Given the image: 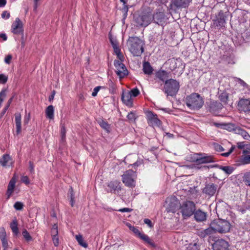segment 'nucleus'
<instances>
[{
    "label": "nucleus",
    "instance_id": "nucleus-1",
    "mask_svg": "<svg viewBox=\"0 0 250 250\" xmlns=\"http://www.w3.org/2000/svg\"><path fill=\"white\" fill-rule=\"evenodd\" d=\"M129 51L134 56H140L144 52V41L137 37H129L128 39Z\"/></svg>",
    "mask_w": 250,
    "mask_h": 250
},
{
    "label": "nucleus",
    "instance_id": "nucleus-2",
    "mask_svg": "<svg viewBox=\"0 0 250 250\" xmlns=\"http://www.w3.org/2000/svg\"><path fill=\"white\" fill-rule=\"evenodd\" d=\"M186 103L190 109L198 110L203 106L204 101L200 94L193 93L186 97Z\"/></svg>",
    "mask_w": 250,
    "mask_h": 250
},
{
    "label": "nucleus",
    "instance_id": "nucleus-3",
    "mask_svg": "<svg viewBox=\"0 0 250 250\" xmlns=\"http://www.w3.org/2000/svg\"><path fill=\"white\" fill-rule=\"evenodd\" d=\"M133 20L137 26L146 27L152 21V15L150 12L135 13L133 15Z\"/></svg>",
    "mask_w": 250,
    "mask_h": 250
},
{
    "label": "nucleus",
    "instance_id": "nucleus-4",
    "mask_svg": "<svg viewBox=\"0 0 250 250\" xmlns=\"http://www.w3.org/2000/svg\"><path fill=\"white\" fill-rule=\"evenodd\" d=\"M180 88L179 83L176 80L170 79L165 81L163 91L167 96H175Z\"/></svg>",
    "mask_w": 250,
    "mask_h": 250
},
{
    "label": "nucleus",
    "instance_id": "nucleus-5",
    "mask_svg": "<svg viewBox=\"0 0 250 250\" xmlns=\"http://www.w3.org/2000/svg\"><path fill=\"white\" fill-rule=\"evenodd\" d=\"M179 209L184 219H187L194 214L196 209V205L191 201L187 200L182 203Z\"/></svg>",
    "mask_w": 250,
    "mask_h": 250
},
{
    "label": "nucleus",
    "instance_id": "nucleus-6",
    "mask_svg": "<svg viewBox=\"0 0 250 250\" xmlns=\"http://www.w3.org/2000/svg\"><path fill=\"white\" fill-rule=\"evenodd\" d=\"M211 226L213 228L215 233L217 232L220 233H225L229 231L231 225L226 220L218 219L212 221Z\"/></svg>",
    "mask_w": 250,
    "mask_h": 250
},
{
    "label": "nucleus",
    "instance_id": "nucleus-7",
    "mask_svg": "<svg viewBox=\"0 0 250 250\" xmlns=\"http://www.w3.org/2000/svg\"><path fill=\"white\" fill-rule=\"evenodd\" d=\"M136 173L131 169L126 170L122 175V180L125 185L128 188H133L135 187Z\"/></svg>",
    "mask_w": 250,
    "mask_h": 250
},
{
    "label": "nucleus",
    "instance_id": "nucleus-8",
    "mask_svg": "<svg viewBox=\"0 0 250 250\" xmlns=\"http://www.w3.org/2000/svg\"><path fill=\"white\" fill-rule=\"evenodd\" d=\"M126 225L129 229L132 231L137 237L143 240L145 243L148 244L153 248L156 247L154 242L148 235L141 232L136 227L132 226L129 223H127Z\"/></svg>",
    "mask_w": 250,
    "mask_h": 250
},
{
    "label": "nucleus",
    "instance_id": "nucleus-9",
    "mask_svg": "<svg viewBox=\"0 0 250 250\" xmlns=\"http://www.w3.org/2000/svg\"><path fill=\"white\" fill-rule=\"evenodd\" d=\"M123 190L121 183L117 180H112L107 183L105 191L108 193L121 195Z\"/></svg>",
    "mask_w": 250,
    "mask_h": 250
},
{
    "label": "nucleus",
    "instance_id": "nucleus-10",
    "mask_svg": "<svg viewBox=\"0 0 250 250\" xmlns=\"http://www.w3.org/2000/svg\"><path fill=\"white\" fill-rule=\"evenodd\" d=\"M11 31L14 34L21 36V44H23L24 42L23 25L22 21L19 18H16L15 21L12 24Z\"/></svg>",
    "mask_w": 250,
    "mask_h": 250
},
{
    "label": "nucleus",
    "instance_id": "nucleus-11",
    "mask_svg": "<svg viewBox=\"0 0 250 250\" xmlns=\"http://www.w3.org/2000/svg\"><path fill=\"white\" fill-rule=\"evenodd\" d=\"M146 116L147 123L150 126L160 127L162 125L161 121L158 118L157 115L153 111H147L146 112Z\"/></svg>",
    "mask_w": 250,
    "mask_h": 250
},
{
    "label": "nucleus",
    "instance_id": "nucleus-12",
    "mask_svg": "<svg viewBox=\"0 0 250 250\" xmlns=\"http://www.w3.org/2000/svg\"><path fill=\"white\" fill-rule=\"evenodd\" d=\"M198 156L199 157L196 158V159L194 161L196 164L197 165V168L199 169L198 167H200L199 165L203 164H206L208 163H211L214 162L213 158L211 155H208L206 153H199L197 154ZM202 166H201V167ZM202 170H203L202 168H200Z\"/></svg>",
    "mask_w": 250,
    "mask_h": 250
},
{
    "label": "nucleus",
    "instance_id": "nucleus-13",
    "mask_svg": "<svg viewBox=\"0 0 250 250\" xmlns=\"http://www.w3.org/2000/svg\"><path fill=\"white\" fill-rule=\"evenodd\" d=\"M166 203L167 204V210L168 212L174 213L179 208V201L175 197L167 198Z\"/></svg>",
    "mask_w": 250,
    "mask_h": 250
},
{
    "label": "nucleus",
    "instance_id": "nucleus-14",
    "mask_svg": "<svg viewBox=\"0 0 250 250\" xmlns=\"http://www.w3.org/2000/svg\"><path fill=\"white\" fill-rule=\"evenodd\" d=\"M114 65L117 69L116 73L120 78H123L128 75V71L125 66L119 60H114Z\"/></svg>",
    "mask_w": 250,
    "mask_h": 250
},
{
    "label": "nucleus",
    "instance_id": "nucleus-15",
    "mask_svg": "<svg viewBox=\"0 0 250 250\" xmlns=\"http://www.w3.org/2000/svg\"><path fill=\"white\" fill-rule=\"evenodd\" d=\"M192 0H172L170 5L171 10L175 11L177 9L188 7Z\"/></svg>",
    "mask_w": 250,
    "mask_h": 250
},
{
    "label": "nucleus",
    "instance_id": "nucleus-16",
    "mask_svg": "<svg viewBox=\"0 0 250 250\" xmlns=\"http://www.w3.org/2000/svg\"><path fill=\"white\" fill-rule=\"evenodd\" d=\"M152 21L159 25H163L167 21L164 10L158 9L152 16Z\"/></svg>",
    "mask_w": 250,
    "mask_h": 250
},
{
    "label": "nucleus",
    "instance_id": "nucleus-17",
    "mask_svg": "<svg viewBox=\"0 0 250 250\" xmlns=\"http://www.w3.org/2000/svg\"><path fill=\"white\" fill-rule=\"evenodd\" d=\"M213 167H218L220 169L224 171L228 175L231 174L234 170V168L230 166H219L218 165H209V166H204L200 167H198V168H202L205 169V170H208L210 168Z\"/></svg>",
    "mask_w": 250,
    "mask_h": 250
},
{
    "label": "nucleus",
    "instance_id": "nucleus-18",
    "mask_svg": "<svg viewBox=\"0 0 250 250\" xmlns=\"http://www.w3.org/2000/svg\"><path fill=\"white\" fill-rule=\"evenodd\" d=\"M223 108V104L219 102L212 101H210L208 106V111L214 114H217Z\"/></svg>",
    "mask_w": 250,
    "mask_h": 250
},
{
    "label": "nucleus",
    "instance_id": "nucleus-19",
    "mask_svg": "<svg viewBox=\"0 0 250 250\" xmlns=\"http://www.w3.org/2000/svg\"><path fill=\"white\" fill-rule=\"evenodd\" d=\"M229 242L224 239H218L212 245L213 250H229Z\"/></svg>",
    "mask_w": 250,
    "mask_h": 250
},
{
    "label": "nucleus",
    "instance_id": "nucleus-20",
    "mask_svg": "<svg viewBox=\"0 0 250 250\" xmlns=\"http://www.w3.org/2000/svg\"><path fill=\"white\" fill-rule=\"evenodd\" d=\"M218 188V185L213 183H209L205 185L203 189V192L209 196H213Z\"/></svg>",
    "mask_w": 250,
    "mask_h": 250
},
{
    "label": "nucleus",
    "instance_id": "nucleus-21",
    "mask_svg": "<svg viewBox=\"0 0 250 250\" xmlns=\"http://www.w3.org/2000/svg\"><path fill=\"white\" fill-rule=\"evenodd\" d=\"M228 15L229 13L228 12H224L221 10L216 16V20L215 21L216 25L220 27L224 26L226 23V18Z\"/></svg>",
    "mask_w": 250,
    "mask_h": 250
},
{
    "label": "nucleus",
    "instance_id": "nucleus-22",
    "mask_svg": "<svg viewBox=\"0 0 250 250\" xmlns=\"http://www.w3.org/2000/svg\"><path fill=\"white\" fill-rule=\"evenodd\" d=\"M193 215L194 219L198 222H202L206 221L208 216L207 212L203 211L200 209H195Z\"/></svg>",
    "mask_w": 250,
    "mask_h": 250
},
{
    "label": "nucleus",
    "instance_id": "nucleus-23",
    "mask_svg": "<svg viewBox=\"0 0 250 250\" xmlns=\"http://www.w3.org/2000/svg\"><path fill=\"white\" fill-rule=\"evenodd\" d=\"M238 106L239 109L242 111H250V100L249 99H241L238 103Z\"/></svg>",
    "mask_w": 250,
    "mask_h": 250
},
{
    "label": "nucleus",
    "instance_id": "nucleus-24",
    "mask_svg": "<svg viewBox=\"0 0 250 250\" xmlns=\"http://www.w3.org/2000/svg\"><path fill=\"white\" fill-rule=\"evenodd\" d=\"M229 94L227 92L226 90H219L218 92V99L220 101V103H222L223 104V105L229 104ZM230 104H232V103H231Z\"/></svg>",
    "mask_w": 250,
    "mask_h": 250
},
{
    "label": "nucleus",
    "instance_id": "nucleus-25",
    "mask_svg": "<svg viewBox=\"0 0 250 250\" xmlns=\"http://www.w3.org/2000/svg\"><path fill=\"white\" fill-rule=\"evenodd\" d=\"M121 99L123 103L126 106L129 107H133V99L132 96L130 95V94H129L128 92H125L123 91L122 94Z\"/></svg>",
    "mask_w": 250,
    "mask_h": 250
},
{
    "label": "nucleus",
    "instance_id": "nucleus-26",
    "mask_svg": "<svg viewBox=\"0 0 250 250\" xmlns=\"http://www.w3.org/2000/svg\"><path fill=\"white\" fill-rule=\"evenodd\" d=\"M121 2L123 3V7L121 8V10L123 13L122 22L125 24V20L128 15V11L129 8V6L127 4V0H120Z\"/></svg>",
    "mask_w": 250,
    "mask_h": 250
},
{
    "label": "nucleus",
    "instance_id": "nucleus-27",
    "mask_svg": "<svg viewBox=\"0 0 250 250\" xmlns=\"http://www.w3.org/2000/svg\"><path fill=\"white\" fill-rule=\"evenodd\" d=\"M15 125L16 128V134L17 135L19 134L21 132V115L19 113H16L15 114Z\"/></svg>",
    "mask_w": 250,
    "mask_h": 250
},
{
    "label": "nucleus",
    "instance_id": "nucleus-28",
    "mask_svg": "<svg viewBox=\"0 0 250 250\" xmlns=\"http://www.w3.org/2000/svg\"><path fill=\"white\" fill-rule=\"evenodd\" d=\"M215 233V231L213 229V228L212 226H211V224H210L209 227L208 228L200 230L198 232V235L202 238H205L207 236H209L211 234H212Z\"/></svg>",
    "mask_w": 250,
    "mask_h": 250
},
{
    "label": "nucleus",
    "instance_id": "nucleus-29",
    "mask_svg": "<svg viewBox=\"0 0 250 250\" xmlns=\"http://www.w3.org/2000/svg\"><path fill=\"white\" fill-rule=\"evenodd\" d=\"M15 184H16V181L15 179L14 178H12L8 185L7 189L6 191V195L7 196L8 198L10 197V196L12 194L14 188L15 187Z\"/></svg>",
    "mask_w": 250,
    "mask_h": 250
},
{
    "label": "nucleus",
    "instance_id": "nucleus-30",
    "mask_svg": "<svg viewBox=\"0 0 250 250\" xmlns=\"http://www.w3.org/2000/svg\"><path fill=\"white\" fill-rule=\"evenodd\" d=\"M155 77L162 82H165L166 79L168 77V73L165 70H160L156 72Z\"/></svg>",
    "mask_w": 250,
    "mask_h": 250
},
{
    "label": "nucleus",
    "instance_id": "nucleus-31",
    "mask_svg": "<svg viewBox=\"0 0 250 250\" xmlns=\"http://www.w3.org/2000/svg\"><path fill=\"white\" fill-rule=\"evenodd\" d=\"M143 70L145 74L150 75L152 74L153 69L149 62H145L143 63Z\"/></svg>",
    "mask_w": 250,
    "mask_h": 250
},
{
    "label": "nucleus",
    "instance_id": "nucleus-32",
    "mask_svg": "<svg viewBox=\"0 0 250 250\" xmlns=\"http://www.w3.org/2000/svg\"><path fill=\"white\" fill-rule=\"evenodd\" d=\"M54 109L53 105H50L48 106H47L45 110V115L46 118L49 119H54Z\"/></svg>",
    "mask_w": 250,
    "mask_h": 250
},
{
    "label": "nucleus",
    "instance_id": "nucleus-33",
    "mask_svg": "<svg viewBox=\"0 0 250 250\" xmlns=\"http://www.w3.org/2000/svg\"><path fill=\"white\" fill-rule=\"evenodd\" d=\"M98 123H99V125H100V126L103 129H104V130L106 131L107 132H110V125L108 124V123L106 121H105L104 120H101L98 121Z\"/></svg>",
    "mask_w": 250,
    "mask_h": 250
},
{
    "label": "nucleus",
    "instance_id": "nucleus-34",
    "mask_svg": "<svg viewBox=\"0 0 250 250\" xmlns=\"http://www.w3.org/2000/svg\"><path fill=\"white\" fill-rule=\"evenodd\" d=\"M129 123H135L138 118L135 111H130L126 116Z\"/></svg>",
    "mask_w": 250,
    "mask_h": 250
},
{
    "label": "nucleus",
    "instance_id": "nucleus-35",
    "mask_svg": "<svg viewBox=\"0 0 250 250\" xmlns=\"http://www.w3.org/2000/svg\"><path fill=\"white\" fill-rule=\"evenodd\" d=\"M76 239L78 241L79 244L82 247L86 248L88 247V244L87 243L83 240V236L82 235H77L76 236Z\"/></svg>",
    "mask_w": 250,
    "mask_h": 250
},
{
    "label": "nucleus",
    "instance_id": "nucleus-36",
    "mask_svg": "<svg viewBox=\"0 0 250 250\" xmlns=\"http://www.w3.org/2000/svg\"><path fill=\"white\" fill-rule=\"evenodd\" d=\"M69 194L68 195V198L70 200V203L72 207H74L75 204V197L74 192L73 188L71 187L69 189Z\"/></svg>",
    "mask_w": 250,
    "mask_h": 250
},
{
    "label": "nucleus",
    "instance_id": "nucleus-37",
    "mask_svg": "<svg viewBox=\"0 0 250 250\" xmlns=\"http://www.w3.org/2000/svg\"><path fill=\"white\" fill-rule=\"evenodd\" d=\"M243 181L246 186L250 187V170L244 174Z\"/></svg>",
    "mask_w": 250,
    "mask_h": 250
},
{
    "label": "nucleus",
    "instance_id": "nucleus-38",
    "mask_svg": "<svg viewBox=\"0 0 250 250\" xmlns=\"http://www.w3.org/2000/svg\"><path fill=\"white\" fill-rule=\"evenodd\" d=\"M235 131L237 133L241 134L245 139L247 140L248 139V138L250 137L248 132L241 128H236Z\"/></svg>",
    "mask_w": 250,
    "mask_h": 250
},
{
    "label": "nucleus",
    "instance_id": "nucleus-39",
    "mask_svg": "<svg viewBox=\"0 0 250 250\" xmlns=\"http://www.w3.org/2000/svg\"><path fill=\"white\" fill-rule=\"evenodd\" d=\"M10 228L12 229V232L14 234L17 235L19 233V229L18 228V224L17 221L13 220V222L10 224Z\"/></svg>",
    "mask_w": 250,
    "mask_h": 250
},
{
    "label": "nucleus",
    "instance_id": "nucleus-40",
    "mask_svg": "<svg viewBox=\"0 0 250 250\" xmlns=\"http://www.w3.org/2000/svg\"><path fill=\"white\" fill-rule=\"evenodd\" d=\"M200 245L196 243H191L188 245L187 250H200Z\"/></svg>",
    "mask_w": 250,
    "mask_h": 250
},
{
    "label": "nucleus",
    "instance_id": "nucleus-41",
    "mask_svg": "<svg viewBox=\"0 0 250 250\" xmlns=\"http://www.w3.org/2000/svg\"><path fill=\"white\" fill-rule=\"evenodd\" d=\"M107 84L109 86V92L111 94H114L116 93V86L115 83L111 81V80H109L108 81Z\"/></svg>",
    "mask_w": 250,
    "mask_h": 250
},
{
    "label": "nucleus",
    "instance_id": "nucleus-42",
    "mask_svg": "<svg viewBox=\"0 0 250 250\" xmlns=\"http://www.w3.org/2000/svg\"><path fill=\"white\" fill-rule=\"evenodd\" d=\"M10 160V156L8 154H4L0 160V164L3 167L6 166L7 162Z\"/></svg>",
    "mask_w": 250,
    "mask_h": 250
},
{
    "label": "nucleus",
    "instance_id": "nucleus-43",
    "mask_svg": "<svg viewBox=\"0 0 250 250\" xmlns=\"http://www.w3.org/2000/svg\"><path fill=\"white\" fill-rule=\"evenodd\" d=\"M22 235H23V237L26 240V241H27V242L31 241L33 240L32 237L31 236L29 232L25 229H24L22 231Z\"/></svg>",
    "mask_w": 250,
    "mask_h": 250
},
{
    "label": "nucleus",
    "instance_id": "nucleus-44",
    "mask_svg": "<svg viewBox=\"0 0 250 250\" xmlns=\"http://www.w3.org/2000/svg\"><path fill=\"white\" fill-rule=\"evenodd\" d=\"M51 236H58V225L57 224H54L51 229Z\"/></svg>",
    "mask_w": 250,
    "mask_h": 250
},
{
    "label": "nucleus",
    "instance_id": "nucleus-45",
    "mask_svg": "<svg viewBox=\"0 0 250 250\" xmlns=\"http://www.w3.org/2000/svg\"><path fill=\"white\" fill-rule=\"evenodd\" d=\"M241 162L243 165L250 164V155L243 156L241 158Z\"/></svg>",
    "mask_w": 250,
    "mask_h": 250
},
{
    "label": "nucleus",
    "instance_id": "nucleus-46",
    "mask_svg": "<svg viewBox=\"0 0 250 250\" xmlns=\"http://www.w3.org/2000/svg\"><path fill=\"white\" fill-rule=\"evenodd\" d=\"M130 95L132 97H136L140 93L139 90L137 88L132 89L130 91L128 92Z\"/></svg>",
    "mask_w": 250,
    "mask_h": 250
},
{
    "label": "nucleus",
    "instance_id": "nucleus-47",
    "mask_svg": "<svg viewBox=\"0 0 250 250\" xmlns=\"http://www.w3.org/2000/svg\"><path fill=\"white\" fill-rule=\"evenodd\" d=\"M66 128L64 125H62L61 129V140L64 141L66 136Z\"/></svg>",
    "mask_w": 250,
    "mask_h": 250
},
{
    "label": "nucleus",
    "instance_id": "nucleus-48",
    "mask_svg": "<svg viewBox=\"0 0 250 250\" xmlns=\"http://www.w3.org/2000/svg\"><path fill=\"white\" fill-rule=\"evenodd\" d=\"M170 63L169 69L171 70H173L177 67V62L175 60H171L169 61Z\"/></svg>",
    "mask_w": 250,
    "mask_h": 250
},
{
    "label": "nucleus",
    "instance_id": "nucleus-49",
    "mask_svg": "<svg viewBox=\"0 0 250 250\" xmlns=\"http://www.w3.org/2000/svg\"><path fill=\"white\" fill-rule=\"evenodd\" d=\"M14 208L18 210H21L23 208V204L20 202H16L14 205Z\"/></svg>",
    "mask_w": 250,
    "mask_h": 250
},
{
    "label": "nucleus",
    "instance_id": "nucleus-50",
    "mask_svg": "<svg viewBox=\"0 0 250 250\" xmlns=\"http://www.w3.org/2000/svg\"><path fill=\"white\" fill-rule=\"evenodd\" d=\"M8 81V77L4 74H0V83L5 84Z\"/></svg>",
    "mask_w": 250,
    "mask_h": 250
},
{
    "label": "nucleus",
    "instance_id": "nucleus-51",
    "mask_svg": "<svg viewBox=\"0 0 250 250\" xmlns=\"http://www.w3.org/2000/svg\"><path fill=\"white\" fill-rule=\"evenodd\" d=\"M6 238V233L3 227L0 229V240Z\"/></svg>",
    "mask_w": 250,
    "mask_h": 250
},
{
    "label": "nucleus",
    "instance_id": "nucleus-52",
    "mask_svg": "<svg viewBox=\"0 0 250 250\" xmlns=\"http://www.w3.org/2000/svg\"><path fill=\"white\" fill-rule=\"evenodd\" d=\"M235 148V146H232L228 152L222 153L221 155L226 157H228L233 151Z\"/></svg>",
    "mask_w": 250,
    "mask_h": 250
},
{
    "label": "nucleus",
    "instance_id": "nucleus-53",
    "mask_svg": "<svg viewBox=\"0 0 250 250\" xmlns=\"http://www.w3.org/2000/svg\"><path fill=\"white\" fill-rule=\"evenodd\" d=\"M214 147L215 149L219 152H222L225 150L223 146L218 144H214Z\"/></svg>",
    "mask_w": 250,
    "mask_h": 250
},
{
    "label": "nucleus",
    "instance_id": "nucleus-54",
    "mask_svg": "<svg viewBox=\"0 0 250 250\" xmlns=\"http://www.w3.org/2000/svg\"><path fill=\"white\" fill-rule=\"evenodd\" d=\"M52 239L54 246H58L59 244V239L58 236H52Z\"/></svg>",
    "mask_w": 250,
    "mask_h": 250
},
{
    "label": "nucleus",
    "instance_id": "nucleus-55",
    "mask_svg": "<svg viewBox=\"0 0 250 250\" xmlns=\"http://www.w3.org/2000/svg\"><path fill=\"white\" fill-rule=\"evenodd\" d=\"M2 242V246L3 248V250H7L8 247V242L7 239H4L1 240Z\"/></svg>",
    "mask_w": 250,
    "mask_h": 250
},
{
    "label": "nucleus",
    "instance_id": "nucleus-56",
    "mask_svg": "<svg viewBox=\"0 0 250 250\" xmlns=\"http://www.w3.org/2000/svg\"><path fill=\"white\" fill-rule=\"evenodd\" d=\"M10 17V13L7 11H4L1 14V18L4 19H8Z\"/></svg>",
    "mask_w": 250,
    "mask_h": 250
},
{
    "label": "nucleus",
    "instance_id": "nucleus-57",
    "mask_svg": "<svg viewBox=\"0 0 250 250\" xmlns=\"http://www.w3.org/2000/svg\"><path fill=\"white\" fill-rule=\"evenodd\" d=\"M21 181L22 183L25 184L26 185H28L30 183V180L27 176H23L21 178Z\"/></svg>",
    "mask_w": 250,
    "mask_h": 250
},
{
    "label": "nucleus",
    "instance_id": "nucleus-58",
    "mask_svg": "<svg viewBox=\"0 0 250 250\" xmlns=\"http://www.w3.org/2000/svg\"><path fill=\"white\" fill-rule=\"evenodd\" d=\"M102 88V86H98L95 87L93 89V91L92 93V96L93 97H95L97 96L98 92L100 90V89Z\"/></svg>",
    "mask_w": 250,
    "mask_h": 250
},
{
    "label": "nucleus",
    "instance_id": "nucleus-59",
    "mask_svg": "<svg viewBox=\"0 0 250 250\" xmlns=\"http://www.w3.org/2000/svg\"><path fill=\"white\" fill-rule=\"evenodd\" d=\"M12 58V56L11 55L9 54V55H7L4 59V62L6 64H10L11 62Z\"/></svg>",
    "mask_w": 250,
    "mask_h": 250
},
{
    "label": "nucleus",
    "instance_id": "nucleus-60",
    "mask_svg": "<svg viewBox=\"0 0 250 250\" xmlns=\"http://www.w3.org/2000/svg\"><path fill=\"white\" fill-rule=\"evenodd\" d=\"M118 211L120 212H130L132 211V209L129 208H121V209H119Z\"/></svg>",
    "mask_w": 250,
    "mask_h": 250
},
{
    "label": "nucleus",
    "instance_id": "nucleus-61",
    "mask_svg": "<svg viewBox=\"0 0 250 250\" xmlns=\"http://www.w3.org/2000/svg\"><path fill=\"white\" fill-rule=\"evenodd\" d=\"M144 222L146 224H147L148 226V227H149L150 228H151L153 227L152 222H151V220L149 219H147V218L145 219L144 220Z\"/></svg>",
    "mask_w": 250,
    "mask_h": 250
},
{
    "label": "nucleus",
    "instance_id": "nucleus-62",
    "mask_svg": "<svg viewBox=\"0 0 250 250\" xmlns=\"http://www.w3.org/2000/svg\"><path fill=\"white\" fill-rule=\"evenodd\" d=\"M29 170L31 173H34V164L32 161H29Z\"/></svg>",
    "mask_w": 250,
    "mask_h": 250
},
{
    "label": "nucleus",
    "instance_id": "nucleus-63",
    "mask_svg": "<svg viewBox=\"0 0 250 250\" xmlns=\"http://www.w3.org/2000/svg\"><path fill=\"white\" fill-rule=\"evenodd\" d=\"M110 42L111 43V45L113 47V48H114L117 46H118V43L117 41L113 40L112 39H110Z\"/></svg>",
    "mask_w": 250,
    "mask_h": 250
},
{
    "label": "nucleus",
    "instance_id": "nucleus-64",
    "mask_svg": "<svg viewBox=\"0 0 250 250\" xmlns=\"http://www.w3.org/2000/svg\"><path fill=\"white\" fill-rule=\"evenodd\" d=\"M55 94H56L55 90H53V91H52L51 95L48 97L49 101L51 102L54 99V96H55Z\"/></svg>",
    "mask_w": 250,
    "mask_h": 250
}]
</instances>
